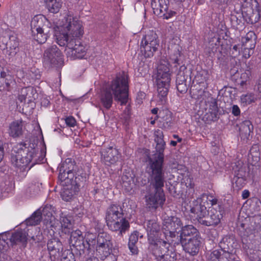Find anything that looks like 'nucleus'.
<instances>
[{"instance_id": "1", "label": "nucleus", "mask_w": 261, "mask_h": 261, "mask_svg": "<svg viewBox=\"0 0 261 261\" xmlns=\"http://www.w3.org/2000/svg\"><path fill=\"white\" fill-rule=\"evenodd\" d=\"M154 141L156 143L155 151L148 154L145 159V172L148 175L149 186L145 196L147 206L150 208L156 209L162 207L166 200L163 190L166 182L164 169V149L166 145L162 130L158 129L154 133Z\"/></svg>"}, {"instance_id": "2", "label": "nucleus", "mask_w": 261, "mask_h": 261, "mask_svg": "<svg viewBox=\"0 0 261 261\" xmlns=\"http://www.w3.org/2000/svg\"><path fill=\"white\" fill-rule=\"evenodd\" d=\"M62 33L56 34L57 43L66 47L67 54L73 59H82L86 54V48L81 40L84 34L82 22L76 17L68 15L63 19Z\"/></svg>"}, {"instance_id": "3", "label": "nucleus", "mask_w": 261, "mask_h": 261, "mask_svg": "<svg viewBox=\"0 0 261 261\" xmlns=\"http://www.w3.org/2000/svg\"><path fill=\"white\" fill-rule=\"evenodd\" d=\"M63 20L59 26L54 27L43 15L35 16L31 22V31L33 38L39 43H44L51 33L56 39L57 33H62Z\"/></svg>"}, {"instance_id": "4", "label": "nucleus", "mask_w": 261, "mask_h": 261, "mask_svg": "<svg viewBox=\"0 0 261 261\" xmlns=\"http://www.w3.org/2000/svg\"><path fill=\"white\" fill-rule=\"evenodd\" d=\"M106 220L109 229L123 237L130 228L128 220L124 216L123 208L116 204H111L107 210Z\"/></svg>"}, {"instance_id": "5", "label": "nucleus", "mask_w": 261, "mask_h": 261, "mask_svg": "<svg viewBox=\"0 0 261 261\" xmlns=\"http://www.w3.org/2000/svg\"><path fill=\"white\" fill-rule=\"evenodd\" d=\"M128 75L124 72L119 73L106 88L114 95V100L121 105H126L128 100Z\"/></svg>"}, {"instance_id": "6", "label": "nucleus", "mask_w": 261, "mask_h": 261, "mask_svg": "<svg viewBox=\"0 0 261 261\" xmlns=\"http://www.w3.org/2000/svg\"><path fill=\"white\" fill-rule=\"evenodd\" d=\"M18 152L11 155V162L14 166L18 168L27 167L32 163L31 168L37 163V156L35 148L30 149L25 142H21L18 145Z\"/></svg>"}, {"instance_id": "7", "label": "nucleus", "mask_w": 261, "mask_h": 261, "mask_svg": "<svg viewBox=\"0 0 261 261\" xmlns=\"http://www.w3.org/2000/svg\"><path fill=\"white\" fill-rule=\"evenodd\" d=\"M59 180H65V182L69 183L70 180H81L83 178L84 181H87V174L83 168L79 167L74 161L68 158L60 165L59 167Z\"/></svg>"}, {"instance_id": "8", "label": "nucleus", "mask_w": 261, "mask_h": 261, "mask_svg": "<svg viewBox=\"0 0 261 261\" xmlns=\"http://www.w3.org/2000/svg\"><path fill=\"white\" fill-rule=\"evenodd\" d=\"M160 39L155 31L149 30L143 36L140 45V51L145 58H151L158 51Z\"/></svg>"}, {"instance_id": "9", "label": "nucleus", "mask_w": 261, "mask_h": 261, "mask_svg": "<svg viewBox=\"0 0 261 261\" xmlns=\"http://www.w3.org/2000/svg\"><path fill=\"white\" fill-rule=\"evenodd\" d=\"M63 56L56 45H52L44 51L43 63L46 68H61L64 64Z\"/></svg>"}, {"instance_id": "10", "label": "nucleus", "mask_w": 261, "mask_h": 261, "mask_svg": "<svg viewBox=\"0 0 261 261\" xmlns=\"http://www.w3.org/2000/svg\"><path fill=\"white\" fill-rule=\"evenodd\" d=\"M233 238L230 236L224 237L219 243L221 250H215L210 254L211 258L215 260L216 258H223L229 259L230 261L235 260V255L231 252L232 251Z\"/></svg>"}, {"instance_id": "11", "label": "nucleus", "mask_w": 261, "mask_h": 261, "mask_svg": "<svg viewBox=\"0 0 261 261\" xmlns=\"http://www.w3.org/2000/svg\"><path fill=\"white\" fill-rule=\"evenodd\" d=\"M163 227L165 229L163 233L166 235L168 240L171 241L173 244L176 236L179 234V230L182 227L181 220L175 216L168 217L164 220Z\"/></svg>"}, {"instance_id": "12", "label": "nucleus", "mask_w": 261, "mask_h": 261, "mask_svg": "<svg viewBox=\"0 0 261 261\" xmlns=\"http://www.w3.org/2000/svg\"><path fill=\"white\" fill-rule=\"evenodd\" d=\"M83 179L81 178V180L79 179L77 180H70L69 183H65V180H60L63 186L61 192L62 199L66 201L70 200L80 191V188L85 186L86 181H84Z\"/></svg>"}, {"instance_id": "13", "label": "nucleus", "mask_w": 261, "mask_h": 261, "mask_svg": "<svg viewBox=\"0 0 261 261\" xmlns=\"http://www.w3.org/2000/svg\"><path fill=\"white\" fill-rule=\"evenodd\" d=\"M148 243L153 254L156 257L163 256L164 254L169 253L170 244H172L171 241L168 240L166 235L164 233Z\"/></svg>"}, {"instance_id": "14", "label": "nucleus", "mask_w": 261, "mask_h": 261, "mask_svg": "<svg viewBox=\"0 0 261 261\" xmlns=\"http://www.w3.org/2000/svg\"><path fill=\"white\" fill-rule=\"evenodd\" d=\"M96 251L101 256L106 258L112 252L113 244L111 236L106 232H100L97 236Z\"/></svg>"}, {"instance_id": "15", "label": "nucleus", "mask_w": 261, "mask_h": 261, "mask_svg": "<svg viewBox=\"0 0 261 261\" xmlns=\"http://www.w3.org/2000/svg\"><path fill=\"white\" fill-rule=\"evenodd\" d=\"M180 231V234L176 236L173 245H178L180 243L189 240V239L200 237L198 230L192 225L182 226Z\"/></svg>"}, {"instance_id": "16", "label": "nucleus", "mask_w": 261, "mask_h": 261, "mask_svg": "<svg viewBox=\"0 0 261 261\" xmlns=\"http://www.w3.org/2000/svg\"><path fill=\"white\" fill-rule=\"evenodd\" d=\"M100 154L101 162L109 166L116 163L120 158L118 149L112 146L101 148Z\"/></svg>"}, {"instance_id": "17", "label": "nucleus", "mask_w": 261, "mask_h": 261, "mask_svg": "<svg viewBox=\"0 0 261 261\" xmlns=\"http://www.w3.org/2000/svg\"><path fill=\"white\" fill-rule=\"evenodd\" d=\"M47 247L51 261L62 259L63 247L61 242L58 239L53 238L49 240Z\"/></svg>"}, {"instance_id": "18", "label": "nucleus", "mask_w": 261, "mask_h": 261, "mask_svg": "<svg viewBox=\"0 0 261 261\" xmlns=\"http://www.w3.org/2000/svg\"><path fill=\"white\" fill-rule=\"evenodd\" d=\"M208 107L207 112L204 115L203 119L207 123L212 121H216L219 118L220 113L217 105V100L216 98L211 97L207 98L206 101Z\"/></svg>"}, {"instance_id": "19", "label": "nucleus", "mask_w": 261, "mask_h": 261, "mask_svg": "<svg viewBox=\"0 0 261 261\" xmlns=\"http://www.w3.org/2000/svg\"><path fill=\"white\" fill-rule=\"evenodd\" d=\"M43 216L47 217V219L52 216L50 205H45L42 210H37L25 220V224L27 225L31 226L37 225L41 221Z\"/></svg>"}, {"instance_id": "20", "label": "nucleus", "mask_w": 261, "mask_h": 261, "mask_svg": "<svg viewBox=\"0 0 261 261\" xmlns=\"http://www.w3.org/2000/svg\"><path fill=\"white\" fill-rule=\"evenodd\" d=\"M144 225V228L147 232L148 242L153 241V240L163 233L161 230V226L154 219L145 221Z\"/></svg>"}, {"instance_id": "21", "label": "nucleus", "mask_w": 261, "mask_h": 261, "mask_svg": "<svg viewBox=\"0 0 261 261\" xmlns=\"http://www.w3.org/2000/svg\"><path fill=\"white\" fill-rule=\"evenodd\" d=\"M201 238H198L189 239V240L180 243L184 250L191 255L194 256L198 254L201 246Z\"/></svg>"}, {"instance_id": "22", "label": "nucleus", "mask_w": 261, "mask_h": 261, "mask_svg": "<svg viewBox=\"0 0 261 261\" xmlns=\"http://www.w3.org/2000/svg\"><path fill=\"white\" fill-rule=\"evenodd\" d=\"M171 73L168 66V63L165 62V63H161L157 68V74L156 82L160 83H170Z\"/></svg>"}, {"instance_id": "23", "label": "nucleus", "mask_w": 261, "mask_h": 261, "mask_svg": "<svg viewBox=\"0 0 261 261\" xmlns=\"http://www.w3.org/2000/svg\"><path fill=\"white\" fill-rule=\"evenodd\" d=\"M10 239V246L19 244H25L27 242V237L26 232L22 229H17L16 231L11 232Z\"/></svg>"}, {"instance_id": "24", "label": "nucleus", "mask_w": 261, "mask_h": 261, "mask_svg": "<svg viewBox=\"0 0 261 261\" xmlns=\"http://www.w3.org/2000/svg\"><path fill=\"white\" fill-rule=\"evenodd\" d=\"M253 126L249 120H245L239 125L240 136L241 139L247 141L252 133Z\"/></svg>"}, {"instance_id": "25", "label": "nucleus", "mask_w": 261, "mask_h": 261, "mask_svg": "<svg viewBox=\"0 0 261 261\" xmlns=\"http://www.w3.org/2000/svg\"><path fill=\"white\" fill-rule=\"evenodd\" d=\"M169 0H152L151 5L153 12L156 15L167 12L168 10Z\"/></svg>"}, {"instance_id": "26", "label": "nucleus", "mask_w": 261, "mask_h": 261, "mask_svg": "<svg viewBox=\"0 0 261 261\" xmlns=\"http://www.w3.org/2000/svg\"><path fill=\"white\" fill-rule=\"evenodd\" d=\"M113 94L106 88L103 89L100 96V100L101 106L106 109L109 110L113 103Z\"/></svg>"}, {"instance_id": "27", "label": "nucleus", "mask_w": 261, "mask_h": 261, "mask_svg": "<svg viewBox=\"0 0 261 261\" xmlns=\"http://www.w3.org/2000/svg\"><path fill=\"white\" fill-rule=\"evenodd\" d=\"M23 134V125L21 120L13 121L10 124L9 134L13 138H17Z\"/></svg>"}, {"instance_id": "28", "label": "nucleus", "mask_w": 261, "mask_h": 261, "mask_svg": "<svg viewBox=\"0 0 261 261\" xmlns=\"http://www.w3.org/2000/svg\"><path fill=\"white\" fill-rule=\"evenodd\" d=\"M199 200H194L193 201L192 205L191 206L190 212L191 213L196 214L197 218L204 217L207 213L206 206L199 202Z\"/></svg>"}, {"instance_id": "29", "label": "nucleus", "mask_w": 261, "mask_h": 261, "mask_svg": "<svg viewBox=\"0 0 261 261\" xmlns=\"http://www.w3.org/2000/svg\"><path fill=\"white\" fill-rule=\"evenodd\" d=\"M160 122L161 127L166 130L172 129L174 124L172 113L170 112H167L165 115L161 118Z\"/></svg>"}, {"instance_id": "30", "label": "nucleus", "mask_w": 261, "mask_h": 261, "mask_svg": "<svg viewBox=\"0 0 261 261\" xmlns=\"http://www.w3.org/2000/svg\"><path fill=\"white\" fill-rule=\"evenodd\" d=\"M97 236L95 237L92 234H89L85 241L86 252L90 253L92 250L96 249L97 246Z\"/></svg>"}, {"instance_id": "31", "label": "nucleus", "mask_w": 261, "mask_h": 261, "mask_svg": "<svg viewBox=\"0 0 261 261\" xmlns=\"http://www.w3.org/2000/svg\"><path fill=\"white\" fill-rule=\"evenodd\" d=\"M44 2L48 11L53 13L58 12L62 4L61 0H45Z\"/></svg>"}, {"instance_id": "32", "label": "nucleus", "mask_w": 261, "mask_h": 261, "mask_svg": "<svg viewBox=\"0 0 261 261\" xmlns=\"http://www.w3.org/2000/svg\"><path fill=\"white\" fill-rule=\"evenodd\" d=\"M248 36L250 37V41H243V45L244 46L245 51H249V50H253L256 44V35L253 32H249L248 33Z\"/></svg>"}, {"instance_id": "33", "label": "nucleus", "mask_w": 261, "mask_h": 261, "mask_svg": "<svg viewBox=\"0 0 261 261\" xmlns=\"http://www.w3.org/2000/svg\"><path fill=\"white\" fill-rule=\"evenodd\" d=\"M156 85L158 95L161 100L163 101V99H162V98L164 99L168 94L170 84L160 83V84H159V83H156Z\"/></svg>"}, {"instance_id": "34", "label": "nucleus", "mask_w": 261, "mask_h": 261, "mask_svg": "<svg viewBox=\"0 0 261 261\" xmlns=\"http://www.w3.org/2000/svg\"><path fill=\"white\" fill-rule=\"evenodd\" d=\"M208 218L211 222L212 226H216L220 223L221 219L222 218V214L220 211H217L215 210H211V214Z\"/></svg>"}, {"instance_id": "35", "label": "nucleus", "mask_w": 261, "mask_h": 261, "mask_svg": "<svg viewBox=\"0 0 261 261\" xmlns=\"http://www.w3.org/2000/svg\"><path fill=\"white\" fill-rule=\"evenodd\" d=\"M246 21L250 24H254L258 22L260 17V14L258 11H252L250 14L247 13L246 15L244 16Z\"/></svg>"}, {"instance_id": "36", "label": "nucleus", "mask_w": 261, "mask_h": 261, "mask_svg": "<svg viewBox=\"0 0 261 261\" xmlns=\"http://www.w3.org/2000/svg\"><path fill=\"white\" fill-rule=\"evenodd\" d=\"M69 244L70 246H72L75 248L76 250H79L80 254H84L86 252L85 241L83 238L70 243Z\"/></svg>"}, {"instance_id": "37", "label": "nucleus", "mask_w": 261, "mask_h": 261, "mask_svg": "<svg viewBox=\"0 0 261 261\" xmlns=\"http://www.w3.org/2000/svg\"><path fill=\"white\" fill-rule=\"evenodd\" d=\"M170 60L173 64H175L174 67H177V65L182 64L181 60V54L179 49L175 50L174 54L170 56Z\"/></svg>"}, {"instance_id": "38", "label": "nucleus", "mask_w": 261, "mask_h": 261, "mask_svg": "<svg viewBox=\"0 0 261 261\" xmlns=\"http://www.w3.org/2000/svg\"><path fill=\"white\" fill-rule=\"evenodd\" d=\"M254 100V96L253 94L248 93L243 95L241 97V101L244 105H249Z\"/></svg>"}, {"instance_id": "39", "label": "nucleus", "mask_w": 261, "mask_h": 261, "mask_svg": "<svg viewBox=\"0 0 261 261\" xmlns=\"http://www.w3.org/2000/svg\"><path fill=\"white\" fill-rule=\"evenodd\" d=\"M6 45L9 46L10 49L14 50L13 53L15 54L16 53L15 50L18 48L19 43L16 40L14 37L12 36L10 38L9 41L7 43ZM11 53H12V51Z\"/></svg>"}, {"instance_id": "40", "label": "nucleus", "mask_w": 261, "mask_h": 261, "mask_svg": "<svg viewBox=\"0 0 261 261\" xmlns=\"http://www.w3.org/2000/svg\"><path fill=\"white\" fill-rule=\"evenodd\" d=\"M177 255L175 252L171 251L163 256H161L159 261H176Z\"/></svg>"}, {"instance_id": "41", "label": "nucleus", "mask_w": 261, "mask_h": 261, "mask_svg": "<svg viewBox=\"0 0 261 261\" xmlns=\"http://www.w3.org/2000/svg\"><path fill=\"white\" fill-rule=\"evenodd\" d=\"M246 170V166H241L237 171H235L234 177L247 178L248 172Z\"/></svg>"}, {"instance_id": "42", "label": "nucleus", "mask_w": 261, "mask_h": 261, "mask_svg": "<svg viewBox=\"0 0 261 261\" xmlns=\"http://www.w3.org/2000/svg\"><path fill=\"white\" fill-rule=\"evenodd\" d=\"M247 178L234 177L233 181H235V186L238 190L242 189L246 184Z\"/></svg>"}, {"instance_id": "43", "label": "nucleus", "mask_w": 261, "mask_h": 261, "mask_svg": "<svg viewBox=\"0 0 261 261\" xmlns=\"http://www.w3.org/2000/svg\"><path fill=\"white\" fill-rule=\"evenodd\" d=\"M11 236V232H5L0 234L1 239L4 242H7V246H10V238Z\"/></svg>"}, {"instance_id": "44", "label": "nucleus", "mask_w": 261, "mask_h": 261, "mask_svg": "<svg viewBox=\"0 0 261 261\" xmlns=\"http://www.w3.org/2000/svg\"><path fill=\"white\" fill-rule=\"evenodd\" d=\"M187 78L186 75H182L181 73H177L176 80V84H187Z\"/></svg>"}, {"instance_id": "45", "label": "nucleus", "mask_w": 261, "mask_h": 261, "mask_svg": "<svg viewBox=\"0 0 261 261\" xmlns=\"http://www.w3.org/2000/svg\"><path fill=\"white\" fill-rule=\"evenodd\" d=\"M139 232L137 231H134L129 236L128 243L137 244L138 242Z\"/></svg>"}, {"instance_id": "46", "label": "nucleus", "mask_w": 261, "mask_h": 261, "mask_svg": "<svg viewBox=\"0 0 261 261\" xmlns=\"http://www.w3.org/2000/svg\"><path fill=\"white\" fill-rule=\"evenodd\" d=\"M203 217H201L197 218L199 223L207 226H212L208 217L205 219H204Z\"/></svg>"}, {"instance_id": "47", "label": "nucleus", "mask_w": 261, "mask_h": 261, "mask_svg": "<svg viewBox=\"0 0 261 261\" xmlns=\"http://www.w3.org/2000/svg\"><path fill=\"white\" fill-rule=\"evenodd\" d=\"M176 88L180 93H185L188 91V86L187 84H176Z\"/></svg>"}, {"instance_id": "48", "label": "nucleus", "mask_w": 261, "mask_h": 261, "mask_svg": "<svg viewBox=\"0 0 261 261\" xmlns=\"http://www.w3.org/2000/svg\"><path fill=\"white\" fill-rule=\"evenodd\" d=\"M128 246L132 254L137 255L138 254L139 250L136 244L128 243Z\"/></svg>"}, {"instance_id": "49", "label": "nucleus", "mask_w": 261, "mask_h": 261, "mask_svg": "<svg viewBox=\"0 0 261 261\" xmlns=\"http://www.w3.org/2000/svg\"><path fill=\"white\" fill-rule=\"evenodd\" d=\"M65 122L68 126L73 127L75 125L76 120L74 117L70 116L65 119Z\"/></svg>"}, {"instance_id": "50", "label": "nucleus", "mask_w": 261, "mask_h": 261, "mask_svg": "<svg viewBox=\"0 0 261 261\" xmlns=\"http://www.w3.org/2000/svg\"><path fill=\"white\" fill-rule=\"evenodd\" d=\"M62 226H72L71 220L67 217H63L61 220Z\"/></svg>"}, {"instance_id": "51", "label": "nucleus", "mask_w": 261, "mask_h": 261, "mask_svg": "<svg viewBox=\"0 0 261 261\" xmlns=\"http://www.w3.org/2000/svg\"><path fill=\"white\" fill-rule=\"evenodd\" d=\"M231 113L234 116H239L240 115L241 111L239 107L237 105H233L231 107Z\"/></svg>"}, {"instance_id": "52", "label": "nucleus", "mask_w": 261, "mask_h": 261, "mask_svg": "<svg viewBox=\"0 0 261 261\" xmlns=\"http://www.w3.org/2000/svg\"><path fill=\"white\" fill-rule=\"evenodd\" d=\"M70 237H72V239H74L75 237H80L79 239L83 238V237L82 236V232L79 229H76L75 230H73Z\"/></svg>"}, {"instance_id": "53", "label": "nucleus", "mask_w": 261, "mask_h": 261, "mask_svg": "<svg viewBox=\"0 0 261 261\" xmlns=\"http://www.w3.org/2000/svg\"><path fill=\"white\" fill-rule=\"evenodd\" d=\"M0 75L1 78L3 80V81L6 79L7 80H9V81H11V82H12L11 76L4 70H0Z\"/></svg>"}, {"instance_id": "54", "label": "nucleus", "mask_w": 261, "mask_h": 261, "mask_svg": "<svg viewBox=\"0 0 261 261\" xmlns=\"http://www.w3.org/2000/svg\"><path fill=\"white\" fill-rule=\"evenodd\" d=\"M72 230V226L71 227L62 226V232L65 233V234H67L70 236Z\"/></svg>"}, {"instance_id": "55", "label": "nucleus", "mask_w": 261, "mask_h": 261, "mask_svg": "<svg viewBox=\"0 0 261 261\" xmlns=\"http://www.w3.org/2000/svg\"><path fill=\"white\" fill-rule=\"evenodd\" d=\"M189 72L187 71V67L185 65H182L180 66L179 71L178 73H181L182 75H186L187 77H188Z\"/></svg>"}, {"instance_id": "56", "label": "nucleus", "mask_w": 261, "mask_h": 261, "mask_svg": "<svg viewBox=\"0 0 261 261\" xmlns=\"http://www.w3.org/2000/svg\"><path fill=\"white\" fill-rule=\"evenodd\" d=\"M50 104V101L46 97L41 98V105L44 107H47Z\"/></svg>"}, {"instance_id": "57", "label": "nucleus", "mask_w": 261, "mask_h": 261, "mask_svg": "<svg viewBox=\"0 0 261 261\" xmlns=\"http://www.w3.org/2000/svg\"><path fill=\"white\" fill-rule=\"evenodd\" d=\"M166 13L163 14V16H164V18L168 19L173 16L175 15L176 14V12L175 11H170L169 12H168V11L167 12H165Z\"/></svg>"}, {"instance_id": "58", "label": "nucleus", "mask_w": 261, "mask_h": 261, "mask_svg": "<svg viewBox=\"0 0 261 261\" xmlns=\"http://www.w3.org/2000/svg\"><path fill=\"white\" fill-rule=\"evenodd\" d=\"M4 155V149L3 142L0 140V163L2 161Z\"/></svg>"}, {"instance_id": "59", "label": "nucleus", "mask_w": 261, "mask_h": 261, "mask_svg": "<svg viewBox=\"0 0 261 261\" xmlns=\"http://www.w3.org/2000/svg\"><path fill=\"white\" fill-rule=\"evenodd\" d=\"M232 54L237 56L239 53V48L238 45H234L232 47Z\"/></svg>"}, {"instance_id": "60", "label": "nucleus", "mask_w": 261, "mask_h": 261, "mask_svg": "<svg viewBox=\"0 0 261 261\" xmlns=\"http://www.w3.org/2000/svg\"><path fill=\"white\" fill-rule=\"evenodd\" d=\"M250 195V192L248 190H244L242 192V197L244 199L248 198Z\"/></svg>"}, {"instance_id": "61", "label": "nucleus", "mask_w": 261, "mask_h": 261, "mask_svg": "<svg viewBox=\"0 0 261 261\" xmlns=\"http://www.w3.org/2000/svg\"><path fill=\"white\" fill-rule=\"evenodd\" d=\"M169 190L170 193L174 197L179 195V194L177 193L174 187H171V188H170Z\"/></svg>"}, {"instance_id": "62", "label": "nucleus", "mask_w": 261, "mask_h": 261, "mask_svg": "<svg viewBox=\"0 0 261 261\" xmlns=\"http://www.w3.org/2000/svg\"><path fill=\"white\" fill-rule=\"evenodd\" d=\"M252 53H253V50H249V51H245V50H244V56L246 58H249L251 56V54H252Z\"/></svg>"}, {"instance_id": "63", "label": "nucleus", "mask_w": 261, "mask_h": 261, "mask_svg": "<svg viewBox=\"0 0 261 261\" xmlns=\"http://www.w3.org/2000/svg\"><path fill=\"white\" fill-rule=\"evenodd\" d=\"M3 81L5 82L6 87L7 88H9L10 87L11 84L13 83V81L12 79L11 82V81H9V80H7L6 79H4V80Z\"/></svg>"}, {"instance_id": "64", "label": "nucleus", "mask_w": 261, "mask_h": 261, "mask_svg": "<svg viewBox=\"0 0 261 261\" xmlns=\"http://www.w3.org/2000/svg\"><path fill=\"white\" fill-rule=\"evenodd\" d=\"M257 88L258 91L261 93V77L259 79L258 81V83L257 84Z\"/></svg>"}]
</instances>
